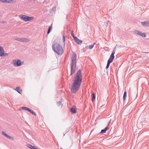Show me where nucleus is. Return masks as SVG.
<instances>
[{"label": "nucleus", "mask_w": 149, "mask_h": 149, "mask_svg": "<svg viewBox=\"0 0 149 149\" xmlns=\"http://www.w3.org/2000/svg\"><path fill=\"white\" fill-rule=\"evenodd\" d=\"M82 77L81 72L80 70H79L73 80V83L70 88L72 93L74 94L79 90L82 83Z\"/></svg>", "instance_id": "1"}, {"label": "nucleus", "mask_w": 149, "mask_h": 149, "mask_svg": "<svg viewBox=\"0 0 149 149\" xmlns=\"http://www.w3.org/2000/svg\"><path fill=\"white\" fill-rule=\"evenodd\" d=\"M71 60L70 75H72L75 72L76 67L77 55L74 52H72Z\"/></svg>", "instance_id": "2"}, {"label": "nucleus", "mask_w": 149, "mask_h": 149, "mask_svg": "<svg viewBox=\"0 0 149 149\" xmlns=\"http://www.w3.org/2000/svg\"><path fill=\"white\" fill-rule=\"evenodd\" d=\"M52 48L54 51L57 54L61 55L63 52V50L61 45L55 43L52 45Z\"/></svg>", "instance_id": "3"}, {"label": "nucleus", "mask_w": 149, "mask_h": 149, "mask_svg": "<svg viewBox=\"0 0 149 149\" xmlns=\"http://www.w3.org/2000/svg\"><path fill=\"white\" fill-rule=\"evenodd\" d=\"M20 18L25 21H29L33 19L34 17H29L27 15H19Z\"/></svg>", "instance_id": "4"}, {"label": "nucleus", "mask_w": 149, "mask_h": 149, "mask_svg": "<svg viewBox=\"0 0 149 149\" xmlns=\"http://www.w3.org/2000/svg\"><path fill=\"white\" fill-rule=\"evenodd\" d=\"M116 50V49L115 47L113 50L112 53L111 54L109 59L108 60L107 62L111 63L112 62L114 58V54L115 53Z\"/></svg>", "instance_id": "5"}, {"label": "nucleus", "mask_w": 149, "mask_h": 149, "mask_svg": "<svg viewBox=\"0 0 149 149\" xmlns=\"http://www.w3.org/2000/svg\"><path fill=\"white\" fill-rule=\"evenodd\" d=\"M13 63L15 66L18 67L22 65L23 62H22L20 60L16 59L13 61Z\"/></svg>", "instance_id": "6"}, {"label": "nucleus", "mask_w": 149, "mask_h": 149, "mask_svg": "<svg viewBox=\"0 0 149 149\" xmlns=\"http://www.w3.org/2000/svg\"><path fill=\"white\" fill-rule=\"evenodd\" d=\"M134 32L136 33H137L138 35L142 36V37H145L146 36V35L145 33H142L141 31L137 30L135 31Z\"/></svg>", "instance_id": "7"}, {"label": "nucleus", "mask_w": 149, "mask_h": 149, "mask_svg": "<svg viewBox=\"0 0 149 149\" xmlns=\"http://www.w3.org/2000/svg\"><path fill=\"white\" fill-rule=\"evenodd\" d=\"M2 134L4 136L6 137L9 139H11L12 140L14 141L15 140L14 138L9 136V135L7 134L4 132L2 131Z\"/></svg>", "instance_id": "8"}, {"label": "nucleus", "mask_w": 149, "mask_h": 149, "mask_svg": "<svg viewBox=\"0 0 149 149\" xmlns=\"http://www.w3.org/2000/svg\"><path fill=\"white\" fill-rule=\"evenodd\" d=\"M76 106H74L70 108V112L73 113H75L76 112Z\"/></svg>", "instance_id": "9"}, {"label": "nucleus", "mask_w": 149, "mask_h": 149, "mask_svg": "<svg viewBox=\"0 0 149 149\" xmlns=\"http://www.w3.org/2000/svg\"><path fill=\"white\" fill-rule=\"evenodd\" d=\"M141 23L142 25L144 26L149 27V21L141 22Z\"/></svg>", "instance_id": "10"}, {"label": "nucleus", "mask_w": 149, "mask_h": 149, "mask_svg": "<svg viewBox=\"0 0 149 149\" xmlns=\"http://www.w3.org/2000/svg\"><path fill=\"white\" fill-rule=\"evenodd\" d=\"M4 51L3 48L0 46V56L3 57Z\"/></svg>", "instance_id": "11"}, {"label": "nucleus", "mask_w": 149, "mask_h": 149, "mask_svg": "<svg viewBox=\"0 0 149 149\" xmlns=\"http://www.w3.org/2000/svg\"><path fill=\"white\" fill-rule=\"evenodd\" d=\"M110 122H109L108 124V125L106 127H105V128H104L102 130H101V131L100 132V133H104L106 132L107 130H108V129H109V127H108V126L109 125V124H110Z\"/></svg>", "instance_id": "12"}, {"label": "nucleus", "mask_w": 149, "mask_h": 149, "mask_svg": "<svg viewBox=\"0 0 149 149\" xmlns=\"http://www.w3.org/2000/svg\"><path fill=\"white\" fill-rule=\"evenodd\" d=\"M74 40L75 41L79 44H81L82 43V41L80 40L77 37H74Z\"/></svg>", "instance_id": "13"}, {"label": "nucleus", "mask_w": 149, "mask_h": 149, "mask_svg": "<svg viewBox=\"0 0 149 149\" xmlns=\"http://www.w3.org/2000/svg\"><path fill=\"white\" fill-rule=\"evenodd\" d=\"M14 89L17 91L19 94H21L22 90L20 88V87H17L15 89Z\"/></svg>", "instance_id": "14"}, {"label": "nucleus", "mask_w": 149, "mask_h": 149, "mask_svg": "<svg viewBox=\"0 0 149 149\" xmlns=\"http://www.w3.org/2000/svg\"><path fill=\"white\" fill-rule=\"evenodd\" d=\"M22 42H28L30 41V40L26 38H22Z\"/></svg>", "instance_id": "15"}, {"label": "nucleus", "mask_w": 149, "mask_h": 149, "mask_svg": "<svg viewBox=\"0 0 149 149\" xmlns=\"http://www.w3.org/2000/svg\"><path fill=\"white\" fill-rule=\"evenodd\" d=\"M92 97L91 99V101L92 102H93L95 100V95L94 93H92Z\"/></svg>", "instance_id": "16"}, {"label": "nucleus", "mask_w": 149, "mask_h": 149, "mask_svg": "<svg viewBox=\"0 0 149 149\" xmlns=\"http://www.w3.org/2000/svg\"><path fill=\"white\" fill-rule=\"evenodd\" d=\"M29 108L25 107H21L19 109H21V110H25L27 111H29Z\"/></svg>", "instance_id": "17"}, {"label": "nucleus", "mask_w": 149, "mask_h": 149, "mask_svg": "<svg viewBox=\"0 0 149 149\" xmlns=\"http://www.w3.org/2000/svg\"><path fill=\"white\" fill-rule=\"evenodd\" d=\"M127 96V93L126 92V91L125 90V91L123 95V100L124 101H125L126 99V97Z\"/></svg>", "instance_id": "18"}, {"label": "nucleus", "mask_w": 149, "mask_h": 149, "mask_svg": "<svg viewBox=\"0 0 149 149\" xmlns=\"http://www.w3.org/2000/svg\"><path fill=\"white\" fill-rule=\"evenodd\" d=\"M27 147L31 149H34L35 147L30 144H27Z\"/></svg>", "instance_id": "19"}, {"label": "nucleus", "mask_w": 149, "mask_h": 149, "mask_svg": "<svg viewBox=\"0 0 149 149\" xmlns=\"http://www.w3.org/2000/svg\"><path fill=\"white\" fill-rule=\"evenodd\" d=\"M28 111H29V112H30L33 115H34L35 116H36V113L35 112H34V111L32 109H29Z\"/></svg>", "instance_id": "20"}, {"label": "nucleus", "mask_w": 149, "mask_h": 149, "mask_svg": "<svg viewBox=\"0 0 149 149\" xmlns=\"http://www.w3.org/2000/svg\"><path fill=\"white\" fill-rule=\"evenodd\" d=\"M15 40L21 42H22V38H15Z\"/></svg>", "instance_id": "21"}, {"label": "nucleus", "mask_w": 149, "mask_h": 149, "mask_svg": "<svg viewBox=\"0 0 149 149\" xmlns=\"http://www.w3.org/2000/svg\"><path fill=\"white\" fill-rule=\"evenodd\" d=\"M56 103L58 107H59L61 104V102L60 101H58L56 102Z\"/></svg>", "instance_id": "22"}, {"label": "nucleus", "mask_w": 149, "mask_h": 149, "mask_svg": "<svg viewBox=\"0 0 149 149\" xmlns=\"http://www.w3.org/2000/svg\"><path fill=\"white\" fill-rule=\"evenodd\" d=\"M7 1H8V2H7V3H13V0H7Z\"/></svg>", "instance_id": "23"}, {"label": "nucleus", "mask_w": 149, "mask_h": 149, "mask_svg": "<svg viewBox=\"0 0 149 149\" xmlns=\"http://www.w3.org/2000/svg\"><path fill=\"white\" fill-rule=\"evenodd\" d=\"M71 35L72 36L73 38L74 39V37H77L75 36H74V33H73V31H72L71 32Z\"/></svg>", "instance_id": "24"}, {"label": "nucleus", "mask_w": 149, "mask_h": 149, "mask_svg": "<svg viewBox=\"0 0 149 149\" xmlns=\"http://www.w3.org/2000/svg\"><path fill=\"white\" fill-rule=\"evenodd\" d=\"M7 2H8V1H7V0H0V2L2 3H7Z\"/></svg>", "instance_id": "25"}, {"label": "nucleus", "mask_w": 149, "mask_h": 149, "mask_svg": "<svg viewBox=\"0 0 149 149\" xmlns=\"http://www.w3.org/2000/svg\"><path fill=\"white\" fill-rule=\"evenodd\" d=\"M52 29H48L47 32V34H48L50 32H51L52 30Z\"/></svg>", "instance_id": "26"}, {"label": "nucleus", "mask_w": 149, "mask_h": 149, "mask_svg": "<svg viewBox=\"0 0 149 149\" xmlns=\"http://www.w3.org/2000/svg\"><path fill=\"white\" fill-rule=\"evenodd\" d=\"M110 64V63H109L108 62L107 63V66H106V69H107L109 68Z\"/></svg>", "instance_id": "27"}, {"label": "nucleus", "mask_w": 149, "mask_h": 149, "mask_svg": "<svg viewBox=\"0 0 149 149\" xmlns=\"http://www.w3.org/2000/svg\"><path fill=\"white\" fill-rule=\"evenodd\" d=\"M94 45H91L89 46V48L90 49H91L93 48L94 47Z\"/></svg>", "instance_id": "28"}, {"label": "nucleus", "mask_w": 149, "mask_h": 149, "mask_svg": "<svg viewBox=\"0 0 149 149\" xmlns=\"http://www.w3.org/2000/svg\"><path fill=\"white\" fill-rule=\"evenodd\" d=\"M64 35H65V34H63V42H65V37L64 36Z\"/></svg>", "instance_id": "29"}, {"label": "nucleus", "mask_w": 149, "mask_h": 149, "mask_svg": "<svg viewBox=\"0 0 149 149\" xmlns=\"http://www.w3.org/2000/svg\"><path fill=\"white\" fill-rule=\"evenodd\" d=\"M52 10L53 11H55L56 10V7H54L52 8Z\"/></svg>", "instance_id": "30"}, {"label": "nucleus", "mask_w": 149, "mask_h": 149, "mask_svg": "<svg viewBox=\"0 0 149 149\" xmlns=\"http://www.w3.org/2000/svg\"><path fill=\"white\" fill-rule=\"evenodd\" d=\"M8 54L7 53H4V54H3V56H7L8 55Z\"/></svg>", "instance_id": "31"}, {"label": "nucleus", "mask_w": 149, "mask_h": 149, "mask_svg": "<svg viewBox=\"0 0 149 149\" xmlns=\"http://www.w3.org/2000/svg\"><path fill=\"white\" fill-rule=\"evenodd\" d=\"M0 22L1 23H3V24L6 23V22L5 21H2V22Z\"/></svg>", "instance_id": "32"}, {"label": "nucleus", "mask_w": 149, "mask_h": 149, "mask_svg": "<svg viewBox=\"0 0 149 149\" xmlns=\"http://www.w3.org/2000/svg\"><path fill=\"white\" fill-rule=\"evenodd\" d=\"M109 23H110V21H107V24L108 25V24Z\"/></svg>", "instance_id": "33"}, {"label": "nucleus", "mask_w": 149, "mask_h": 149, "mask_svg": "<svg viewBox=\"0 0 149 149\" xmlns=\"http://www.w3.org/2000/svg\"><path fill=\"white\" fill-rule=\"evenodd\" d=\"M48 28H52V26H49Z\"/></svg>", "instance_id": "34"}, {"label": "nucleus", "mask_w": 149, "mask_h": 149, "mask_svg": "<svg viewBox=\"0 0 149 149\" xmlns=\"http://www.w3.org/2000/svg\"><path fill=\"white\" fill-rule=\"evenodd\" d=\"M102 23L103 24H104V23L103 22H100V24H101Z\"/></svg>", "instance_id": "35"}, {"label": "nucleus", "mask_w": 149, "mask_h": 149, "mask_svg": "<svg viewBox=\"0 0 149 149\" xmlns=\"http://www.w3.org/2000/svg\"><path fill=\"white\" fill-rule=\"evenodd\" d=\"M96 44V42H95L94 43L93 45H94H94Z\"/></svg>", "instance_id": "36"}, {"label": "nucleus", "mask_w": 149, "mask_h": 149, "mask_svg": "<svg viewBox=\"0 0 149 149\" xmlns=\"http://www.w3.org/2000/svg\"><path fill=\"white\" fill-rule=\"evenodd\" d=\"M65 134H63V136H65Z\"/></svg>", "instance_id": "37"}]
</instances>
